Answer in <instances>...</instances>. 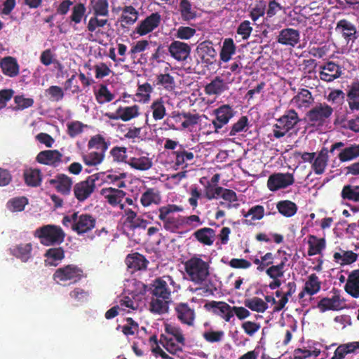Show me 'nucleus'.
Listing matches in <instances>:
<instances>
[{
  "mask_svg": "<svg viewBox=\"0 0 359 359\" xmlns=\"http://www.w3.org/2000/svg\"><path fill=\"white\" fill-rule=\"evenodd\" d=\"M99 173L88 176L85 180L76 183L73 187L74 197L79 201L83 202L95 191V182L99 180Z\"/></svg>",
  "mask_w": 359,
  "mask_h": 359,
  "instance_id": "nucleus-6",
  "label": "nucleus"
},
{
  "mask_svg": "<svg viewBox=\"0 0 359 359\" xmlns=\"http://www.w3.org/2000/svg\"><path fill=\"white\" fill-rule=\"evenodd\" d=\"M300 121L301 119L294 109L285 111V114L277 119V123L274 126L273 136L278 139L284 137Z\"/></svg>",
  "mask_w": 359,
  "mask_h": 359,
  "instance_id": "nucleus-4",
  "label": "nucleus"
},
{
  "mask_svg": "<svg viewBox=\"0 0 359 359\" xmlns=\"http://www.w3.org/2000/svg\"><path fill=\"white\" fill-rule=\"evenodd\" d=\"M161 344L162 346L170 354L175 355L178 352H182V348L184 345H181L178 342H174L172 337H169L165 334H161L158 344Z\"/></svg>",
  "mask_w": 359,
  "mask_h": 359,
  "instance_id": "nucleus-41",
  "label": "nucleus"
},
{
  "mask_svg": "<svg viewBox=\"0 0 359 359\" xmlns=\"http://www.w3.org/2000/svg\"><path fill=\"white\" fill-rule=\"evenodd\" d=\"M235 114L234 109L229 104H223L215 109L214 110L215 118L212 121L215 131L218 133L219 130L226 125Z\"/></svg>",
  "mask_w": 359,
  "mask_h": 359,
  "instance_id": "nucleus-10",
  "label": "nucleus"
},
{
  "mask_svg": "<svg viewBox=\"0 0 359 359\" xmlns=\"http://www.w3.org/2000/svg\"><path fill=\"white\" fill-rule=\"evenodd\" d=\"M150 108L152 111V116L155 121L162 120L166 115V109L164 101L161 97L154 100Z\"/></svg>",
  "mask_w": 359,
  "mask_h": 359,
  "instance_id": "nucleus-46",
  "label": "nucleus"
},
{
  "mask_svg": "<svg viewBox=\"0 0 359 359\" xmlns=\"http://www.w3.org/2000/svg\"><path fill=\"white\" fill-rule=\"evenodd\" d=\"M170 299L152 297L149 303V311L154 314H164L168 312Z\"/></svg>",
  "mask_w": 359,
  "mask_h": 359,
  "instance_id": "nucleus-34",
  "label": "nucleus"
},
{
  "mask_svg": "<svg viewBox=\"0 0 359 359\" xmlns=\"http://www.w3.org/2000/svg\"><path fill=\"white\" fill-rule=\"evenodd\" d=\"M317 306L322 313L328 310L338 311L342 309L340 296L334 294L330 298L324 297L319 301Z\"/></svg>",
  "mask_w": 359,
  "mask_h": 359,
  "instance_id": "nucleus-28",
  "label": "nucleus"
},
{
  "mask_svg": "<svg viewBox=\"0 0 359 359\" xmlns=\"http://www.w3.org/2000/svg\"><path fill=\"white\" fill-rule=\"evenodd\" d=\"M148 263L144 256L137 252L129 254L126 258V264L131 273L146 269Z\"/></svg>",
  "mask_w": 359,
  "mask_h": 359,
  "instance_id": "nucleus-21",
  "label": "nucleus"
},
{
  "mask_svg": "<svg viewBox=\"0 0 359 359\" xmlns=\"http://www.w3.org/2000/svg\"><path fill=\"white\" fill-rule=\"evenodd\" d=\"M264 216V208L262 205H257L249 209L246 213H243L246 224H252L253 221L260 220Z\"/></svg>",
  "mask_w": 359,
  "mask_h": 359,
  "instance_id": "nucleus-43",
  "label": "nucleus"
},
{
  "mask_svg": "<svg viewBox=\"0 0 359 359\" xmlns=\"http://www.w3.org/2000/svg\"><path fill=\"white\" fill-rule=\"evenodd\" d=\"M27 204V198H14L8 201V202L7 203V207L12 212H20L25 209V207Z\"/></svg>",
  "mask_w": 359,
  "mask_h": 359,
  "instance_id": "nucleus-63",
  "label": "nucleus"
},
{
  "mask_svg": "<svg viewBox=\"0 0 359 359\" xmlns=\"http://www.w3.org/2000/svg\"><path fill=\"white\" fill-rule=\"evenodd\" d=\"M248 126V118L246 116H242L238 121L231 127L229 135L235 136L241 132L246 131Z\"/></svg>",
  "mask_w": 359,
  "mask_h": 359,
  "instance_id": "nucleus-62",
  "label": "nucleus"
},
{
  "mask_svg": "<svg viewBox=\"0 0 359 359\" xmlns=\"http://www.w3.org/2000/svg\"><path fill=\"white\" fill-rule=\"evenodd\" d=\"M93 15L100 17L109 16V2L107 0H90Z\"/></svg>",
  "mask_w": 359,
  "mask_h": 359,
  "instance_id": "nucleus-44",
  "label": "nucleus"
},
{
  "mask_svg": "<svg viewBox=\"0 0 359 359\" xmlns=\"http://www.w3.org/2000/svg\"><path fill=\"white\" fill-rule=\"evenodd\" d=\"M168 50L175 60L179 62L185 61L190 55L191 47L184 42L173 41L168 46Z\"/></svg>",
  "mask_w": 359,
  "mask_h": 359,
  "instance_id": "nucleus-14",
  "label": "nucleus"
},
{
  "mask_svg": "<svg viewBox=\"0 0 359 359\" xmlns=\"http://www.w3.org/2000/svg\"><path fill=\"white\" fill-rule=\"evenodd\" d=\"M347 102L352 111L359 110V81L355 80L348 86Z\"/></svg>",
  "mask_w": 359,
  "mask_h": 359,
  "instance_id": "nucleus-26",
  "label": "nucleus"
},
{
  "mask_svg": "<svg viewBox=\"0 0 359 359\" xmlns=\"http://www.w3.org/2000/svg\"><path fill=\"white\" fill-rule=\"evenodd\" d=\"M182 211L183 208L175 204H168L158 208V218L167 231L176 233L183 229L182 216L174 215L175 212Z\"/></svg>",
  "mask_w": 359,
  "mask_h": 359,
  "instance_id": "nucleus-1",
  "label": "nucleus"
},
{
  "mask_svg": "<svg viewBox=\"0 0 359 359\" xmlns=\"http://www.w3.org/2000/svg\"><path fill=\"white\" fill-rule=\"evenodd\" d=\"M40 239L41 243L49 246L61 244L65 237L62 229L57 225L47 224L38 228L34 233Z\"/></svg>",
  "mask_w": 359,
  "mask_h": 359,
  "instance_id": "nucleus-3",
  "label": "nucleus"
},
{
  "mask_svg": "<svg viewBox=\"0 0 359 359\" xmlns=\"http://www.w3.org/2000/svg\"><path fill=\"white\" fill-rule=\"evenodd\" d=\"M223 187L206 184L204 187L205 197L208 200L217 199L221 197Z\"/></svg>",
  "mask_w": 359,
  "mask_h": 359,
  "instance_id": "nucleus-64",
  "label": "nucleus"
},
{
  "mask_svg": "<svg viewBox=\"0 0 359 359\" xmlns=\"http://www.w3.org/2000/svg\"><path fill=\"white\" fill-rule=\"evenodd\" d=\"M161 20L159 13H152L140 22L135 28V32L140 36L147 35L160 25Z\"/></svg>",
  "mask_w": 359,
  "mask_h": 359,
  "instance_id": "nucleus-11",
  "label": "nucleus"
},
{
  "mask_svg": "<svg viewBox=\"0 0 359 359\" xmlns=\"http://www.w3.org/2000/svg\"><path fill=\"white\" fill-rule=\"evenodd\" d=\"M161 202V192L156 188H148L142 193L140 203L144 207L150 206L152 204L158 205Z\"/></svg>",
  "mask_w": 359,
  "mask_h": 359,
  "instance_id": "nucleus-30",
  "label": "nucleus"
},
{
  "mask_svg": "<svg viewBox=\"0 0 359 359\" xmlns=\"http://www.w3.org/2000/svg\"><path fill=\"white\" fill-rule=\"evenodd\" d=\"M177 319L184 325L193 326L195 320V311L187 303H179L175 307Z\"/></svg>",
  "mask_w": 359,
  "mask_h": 359,
  "instance_id": "nucleus-16",
  "label": "nucleus"
},
{
  "mask_svg": "<svg viewBox=\"0 0 359 359\" xmlns=\"http://www.w3.org/2000/svg\"><path fill=\"white\" fill-rule=\"evenodd\" d=\"M182 118H184L183 113L172 111L163 121V126L165 129L178 130L179 126H182Z\"/></svg>",
  "mask_w": 359,
  "mask_h": 359,
  "instance_id": "nucleus-47",
  "label": "nucleus"
},
{
  "mask_svg": "<svg viewBox=\"0 0 359 359\" xmlns=\"http://www.w3.org/2000/svg\"><path fill=\"white\" fill-rule=\"evenodd\" d=\"M100 194L107 202L113 207L120 204L126 194L123 190L112 187L103 188Z\"/></svg>",
  "mask_w": 359,
  "mask_h": 359,
  "instance_id": "nucleus-23",
  "label": "nucleus"
},
{
  "mask_svg": "<svg viewBox=\"0 0 359 359\" xmlns=\"http://www.w3.org/2000/svg\"><path fill=\"white\" fill-rule=\"evenodd\" d=\"M95 97L99 104H104L113 100L114 95L109 90L105 85H101L97 93H95Z\"/></svg>",
  "mask_w": 359,
  "mask_h": 359,
  "instance_id": "nucleus-61",
  "label": "nucleus"
},
{
  "mask_svg": "<svg viewBox=\"0 0 359 359\" xmlns=\"http://www.w3.org/2000/svg\"><path fill=\"white\" fill-rule=\"evenodd\" d=\"M293 174L277 172L271 175L267 180V187L271 191L285 189L294 183Z\"/></svg>",
  "mask_w": 359,
  "mask_h": 359,
  "instance_id": "nucleus-9",
  "label": "nucleus"
},
{
  "mask_svg": "<svg viewBox=\"0 0 359 359\" xmlns=\"http://www.w3.org/2000/svg\"><path fill=\"white\" fill-rule=\"evenodd\" d=\"M244 304L250 310L258 313H263L268 309L267 304L259 297L246 299L244 302Z\"/></svg>",
  "mask_w": 359,
  "mask_h": 359,
  "instance_id": "nucleus-54",
  "label": "nucleus"
},
{
  "mask_svg": "<svg viewBox=\"0 0 359 359\" xmlns=\"http://www.w3.org/2000/svg\"><path fill=\"white\" fill-rule=\"evenodd\" d=\"M184 269L190 280L195 284L203 283L210 275V264L196 256L184 263Z\"/></svg>",
  "mask_w": 359,
  "mask_h": 359,
  "instance_id": "nucleus-2",
  "label": "nucleus"
},
{
  "mask_svg": "<svg viewBox=\"0 0 359 359\" xmlns=\"http://www.w3.org/2000/svg\"><path fill=\"white\" fill-rule=\"evenodd\" d=\"M276 40L282 45L294 47L300 41V33L297 29L285 28L279 32Z\"/></svg>",
  "mask_w": 359,
  "mask_h": 359,
  "instance_id": "nucleus-19",
  "label": "nucleus"
},
{
  "mask_svg": "<svg viewBox=\"0 0 359 359\" xmlns=\"http://www.w3.org/2000/svg\"><path fill=\"white\" fill-rule=\"evenodd\" d=\"M304 287L308 294L313 295L320 291L321 282L316 273H312L309 276Z\"/></svg>",
  "mask_w": 359,
  "mask_h": 359,
  "instance_id": "nucleus-48",
  "label": "nucleus"
},
{
  "mask_svg": "<svg viewBox=\"0 0 359 359\" xmlns=\"http://www.w3.org/2000/svg\"><path fill=\"white\" fill-rule=\"evenodd\" d=\"M110 145V142L107 141L105 138L100 134L95 135L90 137L88 142V148L89 149H95L97 152L104 154Z\"/></svg>",
  "mask_w": 359,
  "mask_h": 359,
  "instance_id": "nucleus-38",
  "label": "nucleus"
},
{
  "mask_svg": "<svg viewBox=\"0 0 359 359\" xmlns=\"http://www.w3.org/2000/svg\"><path fill=\"white\" fill-rule=\"evenodd\" d=\"M345 291L353 298H359V269L352 271L344 285Z\"/></svg>",
  "mask_w": 359,
  "mask_h": 359,
  "instance_id": "nucleus-27",
  "label": "nucleus"
},
{
  "mask_svg": "<svg viewBox=\"0 0 359 359\" xmlns=\"http://www.w3.org/2000/svg\"><path fill=\"white\" fill-rule=\"evenodd\" d=\"M48 183L52 185L58 193L64 196L70 194L73 185L72 177L62 173L57 174L54 178L50 179Z\"/></svg>",
  "mask_w": 359,
  "mask_h": 359,
  "instance_id": "nucleus-13",
  "label": "nucleus"
},
{
  "mask_svg": "<svg viewBox=\"0 0 359 359\" xmlns=\"http://www.w3.org/2000/svg\"><path fill=\"white\" fill-rule=\"evenodd\" d=\"M62 157L58 150H44L37 154L36 161L41 164L56 166L62 161Z\"/></svg>",
  "mask_w": 359,
  "mask_h": 359,
  "instance_id": "nucleus-20",
  "label": "nucleus"
},
{
  "mask_svg": "<svg viewBox=\"0 0 359 359\" xmlns=\"http://www.w3.org/2000/svg\"><path fill=\"white\" fill-rule=\"evenodd\" d=\"M86 12V8L84 4H76L72 9V14L69 17L70 21L75 24H79L82 21Z\"/></svg>",
  "mask_w": 359,
  "mask_h": 359,
  "instance_id": "nucleus-57",
  "label": "nucleus"
},
{
  "mask_svg": "<svg viewBox=\"0 0 359 359\" xmlns=\"http://www.w3.org/2000/svg\"><path fill=\"white\" fill-rule=\"evenodd\" d=\"M0 67L3 74L9 77H15L20 72L17 60L11 56L2 58L0 61Z\"/></svg>",
  "mask_w": 359,
  "mask_h": 359,
  "instance_id": "nucleus-24",
  "label": "nucleus"
},
{
  "mask_svg": "<svg viewBox=\"0 0 359 359\" xmlns=\"http://www.w3.org/2000/svg\"><path fill=\"white\" fill-rule=\"evenodd\" d=\"M25 184L32 187H37L41 185L42 173L38 168H29L25 169L23 172Z\"/></svg>",
  "mask_w": 359,
  "mask_h": 359,
  "instance_id": "nucleus-33",
  "label": "nucleus"
},
{
  "mask_svg": "<svg viewBox=\"0 0 359 359\" xmlns=\"http://www.w3.org/2000/svg\"><path fill=\"white\" fill-rule=\"evenodd\" d=\"M179 11L184 20H193L196 17V12L191 9V4L189 0H180Z\"/></svg>",
  "mask_w": 359,
  "mask_h": 359,
  "instance_id": "nucleus-55",
  "label": "nucleus"
},
{
  "mask_svg": "<svg viewBox=\"0 0 359 359\" xmlns=\"http://www.w3.org/2000/svg\"><path fill=\"white\" fill-rule=\"evenodd\" d=\"M82 277L83 270L72 264L57 269L53 274V279L57 283L67 280L76 283L79 281Z\"/></svg>",
  "mask_w": 359,
  "mask_h": 359,
  "instance_id": "nucleus-7",
  "label": "nucleus"
},
{
  "mask_svg": "<svg viewBox=\"0 0 359 359\" xmlns=\"http://www.w3.org/2000/svg\"><path fill=\"white\" fill-rule=\"evenodd\" d=\"M128 163L133 168L139 170H147L151 168L152 162L151 159L146 156L132 157L128 161Z\"/></svg>",
  "mask_w": 359,
  "mask_h": 359,
  "instance_id": "nucleus-50",
  "label": "nucleus"
},
{
  "mask_svg": "<svg viewBox=\"0 0 359 359\" xmlns=\"http://www.w3.org/2000/svg\"><path fill=\"white\" fill-rule=\"evenodd\" d=\"M358 259V255L351 250L339 249V252H335L333 255V260L340 266L350 265Z\"/></svg>",
  "mask_w": 359,
  "mask_h": 359,
  "instance_id": "nucleus-31",
  "label": "nucleus"
},
{
  "mask_svg": "<svg viewBox=\"0 0 359 359\" xmlns=\"http://www.w3.org/2000/svg\"><path fill=\"white\" fill-rule=\"evenodd\" d=\"M173 154L175 155V165L177 166L183 165L187 161H191L194 158V154L187 151L182 145H180L179 149L174 151Z\"/></svg>",
  "mask_w": 359,
  "mask_h": 359,
  "instance_id": "nucleus-53",
  "label": "nucleus"
},
{
  "mask_svg": "<svg viewBox=\"0 0 359 359\" xmlns=\"http://www.w3.org/2000/svg\"><path fill=\"white\" fill-rule=\"evenodd\" d=\"M319 76L322 81L331 82L338 79L341 75V69L339 65L333 62H327L323 66H320Z\"/></svg>",
  "mask_w": 359,
  "mask_h": 359,
  "instance_id": "nucleus-17",
  "label": "nucleus"
},
{
  "mask_svg": "<svg viewBox=\"0 0 359 359\" xmlns=\"http://www.w3.org/2000/svg\"><path fill=\"white\" fill-rule=\"evenodd\" d=\"M328 154L325 149H323L316 156H315L311 168L316 175L324 173L328 162Z\"/></svg>",
  "mask_w": 359,
  "mask_h": 359,
  "instance_id": "nucleus-32",
  "label": "nucleus"
},
{
  "mask_svg": "<svg viewBox=\"0 0 359 359\" xmlns=\"http://www.w3.org/2000/svg\"><path fill=\"white\" fill-rule=\"evenodd\" d=\"M276 208L279 213L286 217L294 215L298 209L297 205L289 200L280 201L276 204Z\"/></svg>",
  "mask_w": 359,
  "mask_h": 359,
  "instance_id": "nucleus-42",
  "label": "nucleus"
},
{
  "mask_svg": "<svg viewBox=\"0 0 359 359\" xmlns=\"http://www.w3.org/2000/svg\"><path fill=\"white\" fill-rule=\"evenodd\" d=\"M196 52L201 60L207 64L212 63L216 56V51L210 41H204L198 44Z\"/></svg>",
  "mask_w": 359,
  "mask_h": 359,
  "instance_id": "nucleus-25",
  "label": "nucleus"
},
{
  "mask_svg": "<svg viewBox=\"0 0 359 359\" xmlns=\"http://www.w3.org/2000/svg\"><path fill=\"white\" fill-rule=\"evenodd\" d=\"M32 245L29 243H20L11 248V254L23 262H27L32 257Z\"/></svg>",
  "mask_w": 359,
  "mask_h": 359,
  "instance_id": "nucleus-35",
  "label": "nucleus"
},
{
  "mask_svg": "<svg viewBox=\"0 0 359 359\" xmlns=\"http://www.w3.org/2000/svg\"><path fill=\"white\" fill-rule=\"evenodd\" d=\"M333 108L325 102L318 103L306 114L308 121L313 126H323L333 114Z\"/></svg>",
  "mask_w": 359,
  "mask_h": 359,
  "instance_id": "nucleus-5",
  "label": "nucleus"
},
{
  "mask_svg": "<svg viewBox=\"0 0 359 359\" xmlns=\"http://www.w3.org/2000/svg\"><path fill=\"white\" fill-rule=\"evenodd\" d=\"M104 158V154L97 151H92L82 156L84 163L88 166H95L100 164Z\"/></svg>",
  "mask_w": 359,
  "mask_h": 359,
  "instance_id": "nucleus-58",
  "label": "nucleus"
},
{
  "mask_svg": "<svg viewBox=\"0 0 359 359\" xmlns=\"http://www.w3.org/2000/svg\"><path fill=\"white\" fill-rule=\"evenodd\" d=\"M96 219L91 215L83 213L79 215L76 212V222L72 226V230L79 235L88 233L95 228Z\"/></svg>",
  "mask_w": 359,
  "mask_h": 359,
  "instance_id": "nucleus-12",
  "label": "nucleus"
},
{
  "mask_svg": "<svg viewBox=\"0 0 359 359\" xmlns=\"http://www.w3.org/2000/svg\"><path fill=\"white\" fill-rule=\"evenodd\" d=\"M341 195L344 199L359 202V186L345 185Z\"/></svg>",
  "mask_w": 359,
  "mask_h": 359,
  "instance_id": "nucleus-56",
  "label": "nucleus"
},
{
  "mask_svg": "<svg viewBox=\"0 0 359 359\" xmlns=\"http://www.w3.org/2000/svg\"><path fill=\"white\" fill-rule=\"evenodd\" d=\"M165 331L167 334L173 337L177 342L181 344V345H185V338L182 333V330L180 327L166 324L165 326Z\"/></svg>",
  "mask_w": 359,
  "mask_h": 359,
  "instance_id": "nucleus-60",
  "label": "nucleus"
},
{
  "mask_svg": "<svg viewBox=\"0 0 359 359\" xmlns=\"http://www.w3.org/2000/svg\"><path fill=\"white\" fill-rule=\"evenodd\" d=\"M309 249L308 255L314 256L321 254L325 248L326 243L325 238H318L317 236L310 235L308 241Z\"/></svg>",
  "mask_w": 359,
  "mask_h": 359,
  "instance_id": "nucleus-37",
  "label": "nucleus"
},
{
  "mask_svg": "<svg viewBox=\"0 0 359 359\" xmlns=\"http://www.w3.org/2000/svg\"><path fill=\"white\" fill-rule=\"evenodd\" d=\"M287 261L285 257L281 262L277 265H271L266 270V273L271 279H277L281 278L285 273L284 267Z\"/></svg>",
  "mask_w": 359,
  "mask_h": 359,
  "instance_id": "nucleus-52",
  "label": "nucleus"
},
{
  "mask_svg": "<svg viewBox=\"0 0 359 359\" xmlns=\"http://www.w3.org/2000/svg\"><path fill=\"white\" fill-rule=\"evenodd\" d=\"M139 110L140 107L135 104L130 107H119L117 109V113L120 114V119L123 121H128L139 116Z\"/></svg>",
  "mask_w": 359,
  "mask_h": 359,
  "instance_id": "nucleus-45",
  "label": "nucleus"
},
{
  "mask_svg": "<svg viewBox=\"0 0 359 359\" xmlns=\"http://www.w3.org/2000/svg\"><path fill=\"white\" fill-rule=\"evenodd\" d=\"M359 157V144H353L341 149L338 158L341 162H347Z\"/></svg>",
  "mask_w": 359,
  "mask_h": 359,
  "instance_id": "nucleus-40",
  "label": "nucleus"
},
{
  "mask_svg": "<svg viewBox=\"0 0 359 359\" xmlns=\"http://www.w3.org/2000/svg\"><path fill=\"white\" fill-rule=\"evenodd\" d=\"M156 85L162 86L167 91H172L175 89V83L173 76L170 74H160L156 79Z\"/></svg>",
  "mask_w": 359,
  "mask_h": 359,
  "instance_id": "nucleus-51",
  "label": "nucleus"
},
{
  "mask_svg": "<svg viewBox=\"0 0 359 359\" xmlns=\"http://www.w3.org/2000/svg\"><path fill=\"white\" fill-rule=\"evenodd\" d=\"M314 102L311 93L306 88H302L290 100V104L299 109L308 108Z\"/></svg>",
  "mask_w": 359,
  "mask_h": 359,
  "instance_id": "nucleus-22",
  "label": "nucleus"
},
{
  "mask_svg": "<svg viewBox=\"0 0 359 359\" xmlns=\"http://www.w3.org/2000/svg\"><path fill=\"white\" fill-rule=\"evenodd\" d=\"M236 53V46L232 39H226L220 52V58L223 62H228Z\"/></svg>",
  "mask_w": 359,
  "mask_h": 359,
  "instance_id": "nucleus-49",
  "label": "nucleus"
},
{
  "mask_svg": "<svg viewBox=\"0 0 359 359\" xmlns=\"http://www.w3.org/2000/svg\"><path fill=\"white\" fill-rule=\"evenodd\" d=\"M138 18V12L133 6H126L123 8L122 21L128 25L134 24Z\"/></svg>",
  "mask_w": 359,
  "mask_h": 359,
  "instance_id": "nucleus-59",
  "label": "nucleus"
},
{
  "mask_svg": "<svg viewBox=\"0 0 359 359\" xmlns=\"http://www.w3.org/2000/svg\"><path fill=\"white\" fill-rule=\"evenodd\" d=\"M193 236L203 245H212L215 241V231L209 227H204L196 230Z\"/></svg>",
  "mask_w": 359,
  "mask_h": 359,
  "instance_id": "nucleus-29",
  "label": "nucleus"
},
{
  "mask_svg": "<svg viewBox=\"0 0 359 359\" xmlns=\"http://www.w3.org/2000/svg\"><path fill=\"white\" fill-rule=\"evenodd\" d=\"M335 31L341 34L347 42L354 41L358 38L355 26L346 19H341L337 22Z\"/></svg>",
  "mask_w": 359,
  "mask_h": 359,
  "instance_id": "nucleus-18",
  "label": "nucleus"
},
{
  "mask_svg": "<svg viewBox=\"0 0 359 359\" xmlns=\"http://www.w3.org/2000/svg\"><path fill=\"white\" fill-rule=\"evenodd\" d=\"M228 85L219 76H216L205 87V92L208 95H220L228 90Z\"/></svg>",
  "mask_w": 359,
  "mask_h": 359,
  "instance_id": "nucleus-36",
  "label": "nucleus"
},
{
  "mask_svg": "<svg viewBox=\"0 0 359 359\" xmlns=\"http://www.w3.org/2000/svg\"><path fill=\"white\" fill-rule=\"evenodd\" d=\"M99 17L93 15L89 19L86 27L89 32L103 34L104 32L101 30V28H103L107 25H109L107 18H99Z\"/></svg>",
  "mask_w": 359,
  "mask_h": 359,
  "instance_id": "nucleus-39",
  "label": "nucleus"
},
{
  "mask_svg": "<svg viewBox=\"0 0 359 359\" xmlns=\"http://www.w3.org/2000/svg\"><path fill=\"white\" fill-rule=\"evenodd\" d=\"M205 307L208 309H212V312L219 316L226 322H230L233 318V306L225 302L212 301L207 303Z\"/></svg>",
  "mask_w": 359,
  "mask_h": 359,
  "instance_id": "nucleus-15",
  "label": "nucleus"
},
{
  "mask_svg": "<svg viewBox=\"0 0 359 359\" xmlns=\"http://www.w3.org/2000/svg\"><path fill=\"white\" fill-rule=\"evenodd\" d=\"M175 281L170 276L156 278L151 284V294L154 297L170 299L171 290L169 285H174Z\"/></svg>",
  "mask_w": 359,
  "mask_h": 359,
  "instance_id": "nucleus-8",
  "label": "nucleus"
}]
</instances>
